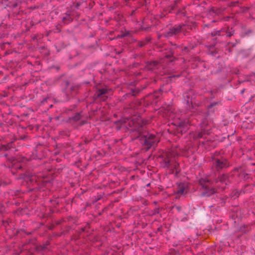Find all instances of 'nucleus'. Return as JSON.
I'll use <instances>...</instances> for the list:
<instances>
[{
    "label": "nucleus",
    "instance_id": "f257e3e1",
    "mask_svg": "<svg viewBox=\"0 0 255 255\" xmlns=\"http://www.w3.org/2000/svg\"><path fill=\"white\" fill-rule=\"evenodd\" d=\"M122 125H124L125 127L128 128V126L129 128H133L131 130H137L139 132V138L140 143L144 145L146 150H148L152 146H154L159 142V139L154 134L143 131L142 128H137V123L134 122L133 120L130 119H125L121 121Z\"/></svg>",
    "mask_w": 255,
    "mask_h": 255
},
{
    "label": "nucleus",
    "instance_id": "f03ea898",
    "mask_svg": "<svg viewBox=\"0 0 255 255\" xmlns=\"http://www.w3.org/2000/svg\"><path fill=\"white\" fill-rule=\"evenodd\" d=\"M200 184L203 188H205L207 191L203 192L202 194L204 196H209L216 192V190L214 188L210 189L209 185L212 184L213 182L208 178H201L199 180Z\"/></svg>",
    "mask_w": 255,
    "mask_h": 255
},
{
    "label": "nucleus",
    "instance_id": "7ed1b4c3",
    "mask_svg": "<svg viewBox=\"0 0 255 255\" xmlns=\"http://www.w3.org/2000/svg\"><path fill=\"white\" fill-rule=\"evenodd\" d=\"M185 25H179L177 26H175L171 28H170L167 31L164 32L163 34V36L166 38H168L170 37H172L174 35H176V34L182 32V31H184Z\"/></svg>",
    "mask_w": 255,
    "mask_h": 255
},
{
    "label": "nucleus",
    "instance_id": "20e7f679",
    "mask_svg": "<svg viewBox=\"0 0 255 255\" xmlns=\"http://www.w3.org/2000/svg\"><path fill=\"white\" fill-rule=\"evenodd\" d=\"M184 100L186 104V108L188 110H191L193 107V100L194 99V93L192 90H190L183 94Z\"/></svg>",
    "mask_w": 255,
    "mask_h": 255
},
{
    "label": "nucleus",
    "instance_id": "39448f33",
    "mask_svg": "<svg viewBox=\"0 0 255 255\" xmlns=\"http://www.w3.org/2000/svg\"><path fill=\"white\" fill-rule=\"evenodd\" d=\"M234 176L231 174H223L220 176H219L218 178L216 179L215 182L216 183L220 182L222 184H225L226 185H229L233 179Z\"/></svg>",
    "mask_w": 255,
    "mask_h": 255
},
{
    "label": "nucleus",
    "instance_id": "423d86ee",
    "mask_svg": "<svg viewBox=\"0 0 255 255\" xmlns=\"http://www.w3.org/2000/svg\"><path fill=\"white\" fill-rule=\"evenodd\" d=\"M213 164L217 170H220L229 166L226 159L224 158H216L213 159Z\"/></svg>",
    "mask_w": 255,
    "mask_h": 255
},
{
    "label": "nucleus",
    "instance_id": "0eeeda50",
    "mask_svg": "<svg viewBox=\"0 0 255 255\" xmlns=\"http://www.w3.org/2000/svg\"><path fill=\"white\" fill-rule=\"evenodd\" d=\"M172 209H175L179 213V217L180 221L182 222L187 221L188 219L187 214L181 212V207L180 206L175 205L172 207Z\"/></svg>",
    "mask_w": 255,
    "mask_h": 255
},
{
    "label": "nucleus",
    "instance_id": "6e6552de",
    "mask_svg": "<svg viewBox=\"0 0 255 255\" xmlns=\"http://www.w3.org/2000/svg\"><path fill=\"white\" fill-rule=\"evenodd\" d=\"M164 162L165 164V167H166L167 168L170 169L171 170H172V172H174L175 170L176 173H177L178 171L176 169L177 166L178 165L177 163H174V164L172 165V164L171 163V161L169 159H165Z\"/></svg>",
    "mask_w": 255,
    "mask_h": 255
},
{
    "label": "nucleus",
    "instance_id": "1a4fd4ad",
    "mask_svg": "<svg viewBox=\"0 0 255 255\" xmlns=\"http://www.w3.org/2000/svg\"><path fill=\"white\" fill-rule=\"evenodd\" d=\"M108 89L102 88L98 89L96 92V95L98 98H103V96L108 93Z\"/></svg>",
    "mask_w": 255,
    "mask_h": 255
},
{
    "label": "nucleus",
    "instance_id": "9d476101",
    "mask_svg": "<svg viewBox=\"0 0 255 255\" xmlns=\"http://www.w3.org/2000/svg\"><path fill=\"white\" fill-rule=\"evenodd\" d=\"M176 193L177 194L183 195L185 193V188L182 185H179L177 189Z\"/></svg>",
    "mask_w": 255,
    "mask_h": 255
},
{
    "label": "nucleus",
    "instance_id": "9b49d317",
    "mask_svg": "<svg viewBox=\"0 0 255 255\" xmlns=\"http://www.w3.org/2000/svg\"><path fill=\"white\" fill-rule=\"evenodd\" d=\"M218 104V102H213L208 106V112H214L215 109L213 108Z\"/></svg>",
    "mask_w": 255,
    "mask_h": 255
},
{
    "label": "nucleus",
    "instance_id": "f8f14e48",
    "mask_svg": "<svg viewBox=\"0 0 255 255\" xmlns=\"http://www.w3.org/2000/svg\"><path fill=\"white\" fill-rule=\"evenodd\" d=\"M182 25H185L184 29H186V30L184 29V31H182V32H185L188 31V30H192L193 27H194V25L193 24H182Z\"/></svg>",
    "mask_w": 255,
    "mask_h": 255
},
{
    "label": "nucleus",
    "instance_id": "ddd939ff",
    "mask_svg": "<svg viewBox=\"0 0 255 255\" xmlns=\"http://www.w3.org/2000/svg\"><path fill=\"white\" fill-rule=\"evenodd\" d=\"M150 41V39L146 38L144 41H140L138 42V45L139 47H142Z\"/></svg>",
    "mask_w": 255,
    "mask_h": 255
},
{
    "label": "nucleus",
    "instance_id": "4468645a",
    "mask_svg": "<svg viewBox=\"0 0 255 255\" xmlns=\"http://www.w3.org/2000/svg\"><path fill=\"white\" fill-rule=\"evenodd\" d=\"M62 20L64 22H69L72 20L71 17L69 14H67L66 16L63 17Z\"/></svg>",
    "mask_w": 255,
    "mask_h": 255
},
{
    "label": "nucleus",
    "instance_id": "2eb2a0df",
    "mask_svg": "<svg viewBox=\"0 0 255 255\" xmlns=\"http://www.w3.org/2000/svg\"><path fill=\"white\" fill-rule=\"evenodd\" d=\"M157 65V62L156 61H153L150 63L149 65H148V69L149 70H152L153 67H156Z\"/></svg>",
    "mask_w": 255,
    "mask_h": 255
},
{
    "label": "nucleus",
    "instance_id": "dca6fc26",
    "mask_svg": "<svg viewBox=\"0 0 255 255\" xmlns=\"http://www.w3.org/2000/svg\"><path fill=\"white\" fill-rule=\"evenodd\" d=\"M81 119V115L80 114H76L73 118L72 119L75 121H78Z\"/></svg>",
    "mask_w": 255,
    "mask_h": 255
},
{
    "label": "nucleus",
    "instance_id": "f3484780",
    "mask_svg": "<svg viewBox=\"0 0 255 255\" xmlns=\"http://www.w3.org/2000/svg\"><path fill=\"white\" fill-rule=\"evenodd\" d=\"M221 31V30H215V31H213V32H212L211 35L213 36H216L217 35H219Z\"/></svg>",
    "mask_w": 255,
    "mask_h": 255
},
{
    "label": "nucleus",
    "instance_id": "a211bd4d",
    "mask_svg": "<svg viewBox=\"0 0 255 255\" xmlns=\"http://www.w3.org/2000/svg\"><path fill=\"white\" fill-rule=\"evenodd\" d=\"M128 34V33H125L124 34H119L117 35V36L116 37V38H123L125 36H127Z\"/></svg>",
    "mask_w": 255,
    "mask_h": 255
},
{
    "label": "nucleus",
    "instance_id": "6ab92c4d",
    "mask_svg": "<svg viewBox=\"0 0 255 255\" xmlns=\"http://www.w3.org/2000/svg\"><path fill=\"white\" fill-rule=\"evenodd\" d=\"M10 148V146L9 145H3L0 148V149L1 150H8V149Z\"/></svg>",
    "mask_w": 255,
    "mask_h": 255
},
{
    "label": "nucleus",
    "instance_id": "aec40b11",
    "mask_svg": "<svg viewBox=\"0 0 255 255\" xmlns=\"http://www.w3.org/2000/svg\"><path fill=\"white\" fill-rule=\"evenodd\" d=\"M234 34V30H232V31H227V35L229 37H231L232 36V35H233Z\"/></svg>",
    "mask_w": 255,
    "mask_h": 255
},
{
    "label": "nucleus",
    "instance_id": "412c9836",
    "mask_svg": "<svg viewBox=\"0 0 255 255\" xmlns=\"http://www.w3.org/2000/svg\"><path fill=\"white\" fill-rule=\"evenodd\" d=\"M190 124V122L189 120L185 121L184 123H182V126L183 127H186L188 125Z\"/></svg>",
    "mask_w": 255,
    "mask_h": 255
},
{
    "label": "nucleus",
    "instance_id": "4be33fe9",
    "mask_svg": "<svg viewBox=\"0 0 255 255\" xmlns=\"http://www.w3.org/2000/svg\"><path fill=\"white\" fill-rule=\"evenodd\" d=\"M77 88V87L76 86H72L70 87V91H74L75 90V89Z\"/></svg>",
    "mask_w": 255,
    "mask_h": 255
},
{
    "label": "nucleus",
    "instance_id": "5701e85b",
    "mask_svg": "<svg viewBox=\"0 0 255 255\" xmlns=\"http://www.w3.org/2000/svg\"><path fill=\"white\" fill-rule=\"evenodd\" d=\"M203 133L202 132H200L198 134V137H200V138H202L203 137Z\"/></svg>",
    "mask_w": 255,
    "mask_h": 255
},
{
    "label": "nucleus",
    "instance_id": "b1692460",
    "mask_svg": "<svg viewBox=\"0 0 255 255\" xmlns=\"http://www.w3.org/2000/svg\"><path fill=\"white\" fill-rule=\"evenodd\" d=\"M66 85H67V87H66V90L67 91H68V86H69V82H66Z\"/></svg>",
    "mask_w": 255,
    "mask_h": 255
},
{
    "label": "nucleus",
    "instance_id": "393cba45",
    "mask_svg": "<svg viewBox=\"0 0 255 255\" xmlns=\"http://www.w3.org/2000/svg\"><path fill=\"white\" fill-rule=\"evenodd\" d=\"M172 54H169V55H166L165 56V57H166V58H170V57H171V55H172Z\"/></svg>",
    "mask_w": 255,
    "mask_h": 255
},
{
    "label": "nucleus",
    "instance_id": "a878e982",
    "mask_svg": "<svg viewBox=\"0 0 255 255\" xmlns=\"http://www.w3.org/2000/svg\"><path fill=\"white\" fill-rule=\"evenodd\" d=\"M134 93V92H133V91H132V93L131 94L132 96H133V95H134V93Z\"/></svg>",
    "mask_w": 255,
    "mask_h": 255
},
{
    "label": "nucleus",
    "instance_id": "bb28decb",
    "mask_svg": "<svg viewBox=\"0 0 255 255\" xmlns=\"http://www.w3.org/2000/svg\"><path fill=\"white\" fill-rule=\"evenodd\" d=\"M244 90H243L242 91V93H243L244 92Z\"/></svg>",
    "mask_w": 255,
    "mask_h": 255
},
{
    "label": "nucleus",
    "instance_id": "cd10ccee",
    "mask_svg": "<svg viewBox=\"0 0 255 255\" xmlns=\"http://www.w3.org/2000/svg\"><path fill=\"white\" fill-rule=\"evenodd\" d=\"M104 99H103V100H106V98H105L104 97H103Z\"/></svg>",
    "mask_w": 255,
    "mask_h": 255
},
{
    "label": "nucleus",
    "instance_id": "c85d7f7f",
    "mask_svg": "<svg viewBox=\"0 0 255 255\" xmlns=\"http://www.w3.org/2000/svg\"><path fill=\"white\" fill-rule=\"evenodd\" d=\"M130 95V93H128V94H127V95Z\"/></svg>",
    "mask_w": 255,
    "mask_h": 255
}]
</instances>
